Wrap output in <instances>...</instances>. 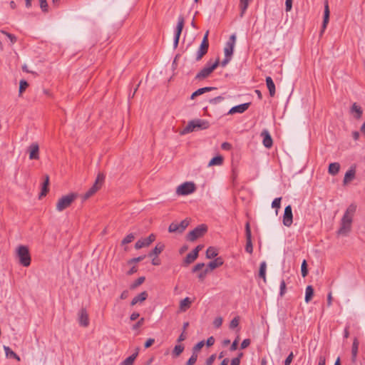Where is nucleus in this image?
<instances>
[{
    "label": "nucleus",
    "instance_id": "48",
    "mask_svg": "<svg viewBox=\"0 0 365 365\" xmlns=\"http://www.w3.org/2000/svg\"><path fill=\"white\" fill-rule=\"evenodd\" d=\"M282 197L275 198L272 202V207L274 208L279 209L281 205Z\"/></svg>",
    "mask_w": 365,
    "mask_h": 365
},
{
    "label": "nucleus",
    "instance_id": "29",
    "mask_svg": "<svg viewBox=\"0 0 365 365\" xmlns=\"http://www.w3.org/2000/svg\"><path fill=\"white\" fill-rule=\"evenodd\" d=\"M138 352L136 351L134 354H133L131 356L126 358L125 360H123L120 365H133V363L138 356Z\"/></svg>",
    "mask_w": 365,
    "mask_h": 365
},
{
    "label": "nucleus",
    "instance_id": "43",
    "mask_svg": "<svg viewBox=\"0 0 365 365\" xmlns=\"http://www.w3.org/2000/svg\"><path fill=\"white\" fill-rule=\"evenodd\" d=\"M301 272L303 277H305L308 274V269H307V261L304 259L303 260L301 266Z\"/></svg>",
    "mask_w": 365,
    "mask_h": 365
},
{
    "label": "nucleus",
    "instance_id": "56",
    "mask_svg": "<svg viewBox=\"0 0 365 365\" xmlns=\"http://www.w3.org/2000/svg\"><path fill=\"white\" fill-rule=\"evenodd\" d=\"M216 358L215 354H212L207 360H206V365H212L213 362L215 361Z\"/></svg>",
    "mask_w": 365,
    "mask_h": 365
},
{
    "label": "nucleus",
    "instance_id": "39",
    "mask_svg": "<svg viewBox=\"0 0 365 365\" xmlns=\"http://www.w3.org/2000/svg\"><path fill=\"white\" fill-rule=\"evenodd\" d=\"M358 346H359L358 340L356 339H354V340L353 341V344H352V348H351L352 361H354L356 360V358L357 356Z\"/></svg>",
    "mask_w": 365,
    "mask_h": 365
},
{
    "label": "nucleus",
    "instance_id": "21",
    "mask_svg": "<svg viewBox=\"0 0 365 365\" xmlns=\"http://www.w3.org/2000/svg\"><path fill=\"white\" fill-rule=\"evenodd\" d=\"M262 136H263V145L264 147L269 148L272 146V139L267 130H263L262 132Z\"/></svg>",
    "mask_w": 365,
    "mask_h": 365
},
{
    "label": "nucleus",
    "instance_id": "36",
    "mask_svg": "<svg viewBox=\"0 0 365 365\" xmlns=\"http://www.w3.org/2000/svg\"><path fill=\"white\" fill-rule=\"evenodd\" d=\"M223 162V158L220 155L215 156L213 158L211 159V160L209 162L208 165L209 166H213V165H220L222 164Z\"/></svg>",
    "mask_w": 365,
    "mask_h": 365
},
{
    "label": "nucleus",
    "instance_id": "61",
    "mask_svg": "<svg viewBox=\"0 0 365 365\" xmlns=\"http://www.w3.org/2000/svg\"><path fill=\"white\" fill-rule=\"evenodd\" d=\"M144 323V318H141L133 326V329H137L141 327Z\"/></svg>",
    "mask_w": 365,
    "mask_h": 365
},
{
    "label": "nucleus",
    "instance_id": "50",
    "mask_svg": "<svg viewBox=\"0 0 365 365\" xmlns=\"http://www.w3.org/2000/svg\"><path fill=\"white\" fill-rule=\"evenodd\" d=\"M145 257V255L135 257V258H133V259H130V260H128V263L133 264V263L139 262L142 261L143 259H144Z\"/></svg>",
    "mask_w": 365,
    "mask_h": 365
},
{
    "label": "nucleus",
    "instance_id": "25",
    "mask_svg": "<svg viewBox=\"0 0 365 365\" xmlns=\"http://www.w3.org/2000/svg\"><path fill=\"white\" fill-rule=\"evenodd\" d=\"M266 84L269 92L270 96L275 95V85L270 76L266 78Z\"/></svg>",
    "mask_w": 365,
    "mask_h": 365
},
{
    "label": "nucleus",
    "instance_id": "12",
    "mask_svg": "<svg viewBox=\"0 0 365 365\" xmlns=\"http://www.w3.org/2000/svg\"><path fill=\"white\" fill-rule=\"evenodd\" d=\"M283 225L286 227H290L293 222V215L291 205H287L284 212L282 218Z\"/></svg>",
    "mask_w": 365,
    "mask_h": 365
},
{
    "label": "nucleus",
    "instance_id": "5",
    "mask_svg": "<svg viewBox=\"0 0 365 365\" xmlns=\"http://www.w3.org/2000/svg\"><path fill=\"white\" fill-rule=\"evenodd\" d=\"M209 127V123L206 120H194L188 123L186 127L181 131L182 135H185L197 129H207Z\"/></svg>",
    "mask_w": 365,
    "mask_h": 365
},
{
    "label": "nucleus",
    "instance_id": "33",
    "mask_svg": "<svg viewBox=\"0 0 365 365\" xmlns=\"http://www.w3.org/2000/svg\"><path fill=\"white\" fill-rule=\"evenodd\" d=\"M48 183H49V177H48V175H46L45 180L42 185V190H41V192L40 194V197L46 196V195L47 194V192L48 191Z\"/></svg>",
    "mask_w": 365,
    "mask_h": 365
},
{
    "label": "nucleus",
    "instance_id": "1",
    "mask_svg": "<svg viewBox=\"0 0 365 365\" xmlns=\"http://www.w3.org/2000/svg\"><path fill=\"white\" fill-rule=\"evenodd\" d=\"M356 210V205L351 203L345 211L341 222L340 227L337 232L338 235H346L351 229L353 217Z\"/></svg>",
    "mask_w": 365,
    "mask_h": 365
},
{
    "label": "nucleus",
    "instance_id": "42",
    "mask_svg": "<svg viewBox=\"0 0 365 365\" xmlns=\"http://www.w3.org/2000/svg\"><path fill=\"white\" fill-rule=\"evenodd\" d=\"M29 83L25 80H21L19 83V96L28 88Z\"/></svg>",
    "mask_w": 365,
    "mask_h": 365
},
{
    "label": "nucleus",
    "instance_id": "4",
    "mask_svg": "<svg viewBox=\"0 0 365 365\" xmlns=\"http://www.w3.org/2000/svg\"><path fill=\"white\" fill-rule=\"evenodd\" d=\"M220 60L217 58L215 62L209 61L206 66L200 70L195 76V80L202 81L207 78L213 72V71L219 66Z\"/></svg>",
    "mask_w": 365,
    "mask_h": 365
},
{
    "label": "nucleus",
    "instance_id": "52",
    "mask_svg": "<svg viewBox=\"0 0 365 365\" xmlns=\"http://www.w3.org/2000/svg\"><path fill=\"white\" fill-rule=\"evenodd\" d=\"M40 1V7L43 11H47L48 4L46 0H39Z\"/></svg>",
    "mask_w": 365,
    "mask_h": 365
},
{
    "label": "nucleus",
    "instance_id": "47",
    "mask_svg": "<svg viewBox=\"0 0 365 365\" xmlns=\"http://www.w3.org/2000/svg\"><path fill=\"white\" fill-rule=\"evenodd\" d=\"M1 32L2 34H4V35H6L9 38L11 43H14L16 42L17 38L14 35L10 34V33H8L6 31H1Z\"/></svg>",
    "mask_w": 365,
    "mask_h": 365
},
{
    "label": "nucleus",
    "instance_id": "6",
    "mask_svg": "<svg viewBox=\"0 0 365 365\" xmlns=\"http://www.w3.org/2000/svg\"><path fill=\"white\" fill-rule=\"evenodd\" d=\"M105 180L103 173H98L93 186L82 196L83 200H86L93 196L102 187Z\"/></svg>",
    "mask_w": 365,
    "mask_h": 365
},
{
    "label": "nucleus",
    "instance_id": "41",
    "mask_svg": "<svg viewBox=\"0 0 365 365\" xmlns=\"http://www.w3.org/2000/svg\"><path fill=\"white\" fill-rule=\"evenodd\" d=\"M145 278L144 277H140L139 278H138L131 285H130V289H135L136 287H138V286H140V284H142L144 281H145Z\"/></svg>",
    "mask_w": 365,
    "mask_h": 365
},
{
    "label": "nucleus",
    "instance_id": "53",
    "mask_svg": "<svg viewBox=\"0 0 365 365\" xmlns=\"http://www.w3.org/2000/svg\"><path fill=\"white\" fill-rule=\"evenodd\" d=\"M205 266L204 263H197L192 268V272H197L199 270L202 269Z\"/></svg>",
    "mask_w": 365,
    "mask_h": 365
},
{
    "label": "nucleus",
    "instance_id": "24",
    "mask_svg": "<svg viewBox=\"0 0 365 365\" xmlns=\"http://www.w3.org/2000/svg\"><path fill=\"white\" fill-rule=\"evenodd\" d=\"M192 304V301L189 297H185L180 302L179 309L180 312H185L187 309L190 308Z\"/></svg>",
    "mask_w": 365,
    "mask_h": 365
},
{
    "label": "nucleus",
    "instance_id": "54",
    "mask_svg": "<svg viewBox=\"0 0 365 365\" xmlns=\"http://www.w3.org/2000/svg\"><path fill=\"white\" fill-rule=\"evenodd\" d=\"M286 291V284L284 280H282L280 283V295L283 296Z\"/></svg>",
    "mask_w": 365,
    "mask_h": 365
},
{
    "label": "nucleus",
    "instance_id": "28",
    "mask_svg": "<svg viewBox=\"0 0 365 365\" xmlns=\"http://www.w3.org/2000/svg\"><path fill=\"white\" fill-rule=\"evenodd\" d=\"M351 112L353 113H355L356 115H355V118L356 119H360L362 116V113H363V110L361 109V108L358 106L356 103H354L352 106H351Z\"/></svg>",
    "mask_w": 365,
    "mask_h": 365
},
{
    "label": "nucleus",
    "instance_id": "3",
    "mask_svg": "<svg viewBox=\"0 0 365 365\" xmlns=\"http://www.w3.org/2000/svg\"><path fill=\"white\" fill-rule=\"evenodd\" d=\"M16 257L19 263L24 267H29L31 264V255L28 247L19 245L16 248Z\"/></svg>",
    "mask_w": 365,
    "mask_h": 365
},
{
    "label": "nucleus",
    "instance_id": "15",
    "mask_svg": "<svg viewBox=\"0 0 365 365\" xmlns=\"http://www.w3.org/2000/svg\"><path fill=\"white\" fill-rule=\"evenodd\" d=\"M329 14H330V11H329L328 1L326 0L324 1V20H323V23H322V30L320 32L321 36L323 34V33L324 32V31L327 26L329 20Z\"/></svg>",
    "mask_w": 365,
    "mask_h": 365
},
{
    "label": "nucleus",
    "instance_id": "27",
    "mask_svg": "<svg viewBox=\"0 0 365 365\" xmlns=\"http://www.w3.org/2000/svg\"><path fill=\"white\" fill-rule=\"evenodd\" d=\"M340 170V164L339 163H331L329 165L328 172L331 175H336Z\"/></svg>",
    "mask_w": 365,
    "mask_h": 365
},
{
    "label": "nucleus",
    "instance_id": "13",
    "mask_svg": "<svg viewBox=\"0 0 365 365\" xmlns=\"http://www.w3.org/2000/svg\"><path fill=\"white\" fill-rule=\"evenodd\" d=\"M245 235H246V246H245V250L250 254L252 253L253 251V247H252V233H251V229L250 225L249 222H247L245 225Z\"/></svg>",
    "mask_w": 365,
    "mask_h": 365
},
{
    "label": "nucleus",
    "instance_id": "23",
    "mask_svg": "<svg viewBox=\"0 0 365 365\" xmlns=\"http://www.w3.org/2000/svg\"><path fill=\"white\" fill-rule=\"evenodd\" d=\"M224 263V261L222 257H217L215 259L211 261L207 264L208 268L210 270H213L220 266H222Z\"/></svg>",
    "mask_w": 365,
    "mask_h": 365
},
{
    "label": "nucleus",
    "instance_id": "22",
    "mask_svg": "<svg viewBox=\"0 0 365 365\" xmlns=\"http://www.w3.org/2000/svg\"><path fill=\"white\" fill-rule=\"evenodd\" d=\"M148 295V294L147 292H141L140 294H139L138 295H137L132 299L130 304L132 306H134L139 302H144L147 299Z\"/></svg>",
    "mask_w": 365,
    "mask_h": 365
},
{
    "label": "nucleus",
    "instance_id": "58",
    "mask_svg": "<svg viewBox=\"0 0 365 365\" xmlns=\"http://www.w3.org/2000/svg\"><path fill=\"white\" fill-rule=\"evenodd\" d=\"M223 100H224V98H223V97H222V96H217V97H215V98H212V99L210 101V102L211 103H215V104H216V103H218L221 102V101H223Z\"/></svg>",
    "mask_w": 365,
    "mask_h": 365
},
{
    "label": "nucleus",
    "instance_id": "9",
    "mask_svg": "<svg viewBox=\"0 0 365 365\" xmlns=\"http://www.w3.org/2000/svg\"><path fill=\"white\" fill-rule=\"evenodd\" d=\"M190 224V220L185 219L180 223L172 222L168 227L169 232L182 233Z\"/></svg>",
    "mask_w": 365,
    "mask_h": 365
},
{
    "label": "nucleus",
    "instance_id": "60",
    "mask_svg": "<svg viewBox=\"0 0 365 365\" xmlns=\"http://www.w3.org/2000/svg\"><path fill=\"white\" fill-rule=\"evenodd\" d=\"M292 1L293 0H286V2H285L286 11H291L292 7Z\"/></svg>",
    "mask_w": 365,
    "mask_h": 365
},
{
    "label": "nucleus",
    "instance_id": "57",
    "mask_svg": "<svg viewBox=\"0 0 365 365\" xmlns=\"http://www.w3.org/2000/svg\"><path fill=\"white\" fill-rule=\"evenodd\" d=\"M221 148L225 150H230L232 149V145L227 142H225L222 143Z\"/></svg>",
    "mask_w": 365,
    "mask_h": 365
},
{
    "label": "nucleus",
    "instance_id": "20",
    "mask_svg": "<svg viewBox=\"0 0 365 365\" xmlns=\"http://www.w3.org/2000/svg\"><path fill=\"white\" fill-rule=\"evenodd\" d=\"M356 169L354 166H351L350 169L345 173L343 184L344 185H347L355 178Z\"/></svg>",
    "mask_w": 365,
    "mask_h": 365
},
{
    "label": "nucleus",
    "instance_id": "55",
    "mask_svg": "<svg viewBox=\"0 0 365 365\" xmlns=\"http://www.w3.org/2000/svg\"><path fill=\"white\" fill-rule=\"evenodd\" d=\"M294 354L291 352L284 361V365H289L293 359Z\"/></svg>",
    "mask_w": 365,
    "mask_h": 365
},
{
    "label": "nucleus",
    "instance_id": "59",
    "mask_svg": "<svg viewBox=\"0 0 365 365\" xmlns=\"http://www.w3.org/2000/svg\"><path fill=\"white\" fill-rule=\"evenodd\" d=\"M250 339H244L242 341V342L241 343V349H245L247 348L250 344Z\"/></svg>",
    "mask_w": 365,
    "mask_h": 365
},
{
    "label": "nucleus",
    "instance_id": "31",
    "mask_svg": "<svg viewBox=\"0 0 365 365\" xmlns=\"http://www.w3.org/2000/svg\"><path fill=\"white\" fill-rule=\"evenodd\" d=\"M165 248L164 244L161 242H158L154 249L151 251V252L149 254V256H152L153 255H155V256H158L159 254H160Z\"/></svg>",
    "mask_w": 365,
    "mask_h": 365
},
{
    "label": "nucleus",
    "instance_id": "10",
    "mask_svg": "<svg viewBox=\"0 0 365 365\" xmlns=\"http://www.w3.org/2000/svg\"><path fill=\"white\" fill-rule=\"evenodd\" d=\"M208 31L205 34L200 46L197 52L196 61H200L207 52L209 43H208Z\"/></svg>",
    "mask_w": 365,
    "mask_h": 365
},
{
    "label": "nucleus",
    "instance_id": "62",
    "mask_svg": "<svg viewBox=\"0 0 365 365\" xmlns=\"http://www.w3.org/2000/svg\"><path fill=\"white\" fill-rule=\"evenodd\" d=\"M215 343V339L213 336H210L207 339L206 344L207 346L213 345Z\"/></svg>",
    "mask_w": 365,
    "mask_h": 365
},
{
    "label": "nucleus",
    "instance_id": "8",
    "mask_svg": "<svg viewBox=\"0 0 365 365\" xmlns=\"http://www.w3.org/2000/svg\"><path fill=\"white\" fill-rule=\"evenodd\" d=\"M207 230V227L205 225H200L187 235V240L193 242L197 238L203 236Z\"/></svg>",
    "mask_w": 365,
    "mask_h": 365
},
{
    "label": "nucleus",
    "instance_id": "14",
    "mask_svg": "<svg viewBox=\"0 0 365 365\" xmlns=\"http://www.w3.org/2000/svg\"><path fill=\"white\" fill-rule=\"evenodd\" d=\"M155 235L154 234H150L147 238L140 239L138 240L135 245V248L136 250L141 249L144 247H148L152 242L155 240Z\"/></svg>",
    "mask_w": 365,
    "mask_h": 365
},
{
    "label": "nucleus",
    "instance_id": "45",
    "mask_svg": "<svg viewBox=\"0 0 365 365\" xmlns=\"http://www.w3.org/2000/svg\"><path fill=\"white\" fill-rule=\"evenodd\" d=\"M197 354L196 353H192L190 358L186 362V365H194L197 361Z\"/></svg>",
    "mask_w": 365,
    "mask_h": 365
},
{
    "label": "nucleus",
    "instance_id": "40",
    "mask_svg": "<svg viewBox=\"0 0 365 365\" xmlns=\"http://www.w3.org/2000/svg\"><path fill=\"white\" fill-rule=\"evenodd\" d=\"M184 350V346L183 345H176L175 347H174V349L173 351V356L174 357H178L179 356L183 351Z\"/></svg>",
    "mask_w": 365,
    "mask_h": 365
},
{
    "label": "nucleus",
    "instance_id": "11",
    "mask_svg": "<svg viewBox=\"0 0 365 365\" xmlns=\"http://www.w3.org/2000/svg\"><path fill=\"white\" fill-rule=\"evenodd\" d=\"M185 25V19L182 16H179L178 24L175 29V38H174V43L173 46L175 48L178 47L180 36L181 35L182 31Z\"/></svg>",
    "mask_w": 365,
    "mask_h": 365
},
{
    "label": "nucleus",
    "instance_id": "38",
    "mask_svg": "<svg viewBox=\"0 0 365 365\" xmlns=\"http://www.w3.org/2000/svg\"><path fill=\"white\" fill-rule=\"evenodd\" d=\"M197 254L196 252H194L192 251L189 254L187 255L185 259V263L187 264H189L192 262H193L197 258Z\"/></svg>",
    "mask_w": 365,
    "mask_h": 365
},
{
    "label": "nucleus",
    "instance_id": "2",
    "mask_svg": "<svg viewBox=\"0 0 365 365\" xmlns=\"http://www.w3.org/2000/svg\"><path fill=\"white\" fill-rule=\"evenodd\" d=\"M78 195L76 192H71L68 195H63L56 202V210L58 212H62L67 209L78 198Z\"/></svg>",
    "mask_w": 365,
    "mask_h": 365
},
{
    "label": "nucleus",
    "instance_id": "7",
    "mask_svg": "<svg viewBox=\"0 0 365 365\" xmlns=\"http://www.w3.org/2000/svg\"><path fill=\"white\" fill-rule=\"evenodd\" d=\"M196 190L195 184L192 182H185L180 185L176 189L178 195H187L193 193Z\"/></svg>",
    "mask_w": 365,
    "mask_h": 365
},
{
    "label": "nucleus",
    "instance_id": "49",
    "mask_svg": "<svg viewBox=\"0 0 365 365\" xmlns=\"http://www.w3.org/2000/svg\"><path fill=\"white\" fill-rule=\"evenodd\" d=\"M205 343L203 341L198 342L192 349V353H196L199 351L204 346Z\"/></svg>",
    "mask_w": 365,
    "mask_h": 365
},
{
    "label": "nucleus",
    "instance_id": "16",
    "mask_svg": "<svg viewBox=\"0 0 365 365\" xmlns=\"http://www.w3.org/2000/svg\"><path fill=\"white\" fill-rule=\"evenodd\" d=\"M78 322L81 326L86 327L89 324L88 314L86 309L82 308L78 313Z\"/></svg>",
    "mask_w": 365,
    "mask_h": 365
},
{
    "label": "nucleus",
    "instance_id": "32",
    "mask_svg": "<svg viewBox=\"0 0 365 365\" xmlns=\"http://www.w3.org/2000/svg\"><path fill=\"white\" fill-rule=\"evenodd\" d=\"M217 255V250L214 247H209L206 251V257L207 259L215 258Z\"/></svg>",
    "mask_w": 365,
    "mask_h": 365
},
{
    "label": "nucleus",
    "instance_id": "34",
    "mask_svg": "<svg viewBox=\"0 0 365 365\" xmlns=\"http://www.w3.org/2000/svg\"><path fill=\"white\" fill-rule=\"evenodd\" d=\"M314 295V289L312 286L309 285L306 288L305 291V302L307 303L309 302Z\"/></svg>",
    "mask_w": 365,
    "mask_h": 365
},
{
    "label": "nucleus",
    "instance_id": "19",
    "mask_svg": "<svg viewBox=\"0 0 365 365\" xmlns=\"http://www.w3.org/2000/svg\"><path fill=\"white\" fill-rule=\"evenodd\" d=\"M250 103H245L236 106L232 107L228 112V114H234L236 113H242L246 111L250 107Z\"/></svg>",
    "mask_w": 365,
    "mask_h": 365
},
{
    "label": "nucleus",
    "instance_id": "44",
    "mask_svg": "<svg viewBox=\"0 0 365 365\" xmlns=\"http://www.w3.org/2000/svg\"><path fill=\"white\" fill-rule=\"evenodd\" d=\"M135 238V236L133 234L130 233L123 240H122V245L128 244L133 241Z\"/></svg>",
    "mask_w": 365,
    "mask_h": 365
},
{
    "label": "nucleus",
    "instance_id": "17",
    "mask_svg": "<svg viewBox=\"0 0 365 365\" xmlns=\"http://www.w3.org/2000/svg\"><path fill=\"white\" fill-rule=\"evenodd\" d=\"M235 43V36L232 35L225 48V56H228V57L231 58V56L233 53Z\"/></svg>",
    "mask_w": 365,
    "mask_h": 365
},
{
    "label": "nucleus",
    "instance_id": "63",
    "mask_svg": "<svg viewBox=\"0 0 365 365\" xmlns=\"http://www.w3.org/2000/svg\"><path fill=\"white\" fill-rule=\"evenodd\" d=\"M326 364V359H325V356H320L319 357V362H318V365H325Z\"/></svg>",
    "mask_w": 365,
    "mask_h": 365
},
{
    "label": "nucleus",
    "instance_id": "26",
    "mask_svg": "<svg viewBox=\"0 0 365 365\" xmlns=\"http://www.w3.org/2000/svg\"><path fill=\"white\" fill-rule=\"evenodd\" d=\"M215 88H214V87H204V88H199L197 91H195L194 93H192V94L190 96V98L192 100L198 96H200L206 92H208V91H210L215 90Z\"/></svg>",
    "mask_w": 365,
    "mask_h": 365
},
{
    "label": "nucleus",
    "instance_id": "18",
    "mask_svg": "<svg viewBox=\"0 0 365 365\" xmlns=\"http://www.w3.org/2000/svg\"><path fill=\"white\" fill-rule=\"evenodd\" d=\"M29 158L31 160L33 159H38L39 158V146L38 143H34L29 147Z\"/></svg>",
    "mask_w": 365,
    "mask_h": 365
},
{
    "label": "nucleus",
    "instance_id": "51",
    "mask_svg": "<svg viewBox=\"0 0 365 365\" xmlns=\"http://www.w3.org/2000/svg\"><path fill=\"white\" fill-rule=\"evenodd\" d=\"M222 324V318L220 317L215 318L213 322V325L217 328H219L220 327H221Z\"/></svg>",
    "mask_w": 365,
    "mask_h": 365
},
{
    "label": "nucleus",
    "instance_id": "46",
    "mask_svg": "<svg viewBox=\"0 0 365 365\" xmlns=\"http://www.w3.org/2000/svg\"><path fill=\"white\" fill-rule=\"evenodd\" d=\"M239 323H240V318H239V317H235L230 322V328L232 329L236 328L237 327H238Z\"/></svg>",
    "mask_w": 365,
    "mask_h": 365
},
{
    "label": "nucleus",
    "instance_id": "35",
    "mask_svg": "<svg viewBox=\"0 0 365 365\" xmlns=\"http://www.w3.org/2000/svg\"><path fill=\"white\" fill-rule=\"evenodd\" d=\"M266 269H267V264L265 262H262L260 264L259 266V277L262 278L264 282H266Z\"/></svg>",
    "mask_w": 365,
    "mask_h": 365
},
{
    "label": "nucleus",
    "instance_id": "30",
    "mask_svg": "<svg viewBox=\"0 0 365 365\" xmlns=\"http://www.w3.org/2000/svg\"><path fill=\"white\" fill-rule=\"evenodd\" d=\"M4 349L5 351V354L7 358H14L17 361H20V357L13 351L9 346H4Z\"/></svg>",
    "mask_w": 365,
    "mask_h": 365
},
{
    "label": "nucleus",
    "instance_id": "37",
    "mask_svg": "<svg viewBox=\"0 0 365 365\" xmlns=\"http://www.w3.org/2000/svg\"><path fill=\"white\" fill-rule=\"evenodd\" d=\"M252 0H240V8L241 10L240 16H242L247 9L248 8L249 3Z\"/></svg>",
    "mask_w": 365,
    "mask_h": 365
},
{
    "label": "nucleus",
    "instance_id": "64",
    "mask_svg": "<svg viewBox=\"0 0 365 365\" xmlns=\"http://www.w3.org/2000/svg\"><path fill=\"white\" fill-rule=\"evenodd\" d=\"M240 357H236L232 359L230 365H240Z\"/></svg>",
    "mask_w": 365,
    "mask_h": 365
}]
</instances>
